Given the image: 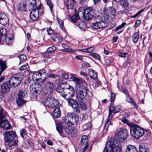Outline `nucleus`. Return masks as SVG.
<instances>
[{"label":"nucleus","mask_w":152,"mask_h":152,"mask_svg":"<svg viewBox=\"0 0 152 152\" xmlns=\"http://www.w3.org/2000/svg\"><path fill=\"white\" fill-rule=\"evenodd\" d=\"M51 0H47V4L49 6L50 10L51 11L53 10V5L51 3Z\"/></svg>","instance_id":"51"},{"label":"nucleus","mask_w":152,"mask_h":152,"mask_svg":"<svg viewBox=\"0 0 152 152\" xmlns=\"http://www.w3.org/2000/svg\"><path fill=\"white\" fill-rule=\"evenodd\" d=\"M53 100H54V98L50 97L46 98L43 96L40 99L41 103L45 107L48 108V107H50L49 105L50 103V102H52Z\"/></svg>","instance_id":"20"},{"label":"nucleus","mask_w":152,"mask_h":152,"mask_svg":"<svg viewBox=\"0 0 152 152\" xmlns=\"http://www.w3.org/2000/svg\"><path fill=\"white\" fill-rule=\"evenodd\" d=\"M109 11L112 15L114 16L115 15L116 10L113 7H109Z\"/></svg>","instance_id":"45"},{"label":"nucleus","mask_w":152,"mask_h":152,"mask_svg":"<svg viewBox=\"0 0 152 152\" xmlns=\"http://www.w3.org/2000/svg\"><path fill=\"white\" fill-rule=\"evenodd\" d=\"M9 18L8 15L4 12L0 13V24L5 26L9 23Z\"/></svg>","instance_id":"18"},{"label":"nucleus","mask_w":152,"mask_h":152,"mask_svg":"<svg viewBox=\"0 0 152 152\" xmlns=\"http://www.w3.org/2000/svg\"><path fill=\"white\" fill-rule=\"evenodd\" d=\"M120 2V4L124 7H126L128 6V2L127 0H121Z\"/></svg>","instance_id":"42"},{"label":"nucleus","mask_w":152,"mask_h":152,"mask_svg":"<svg viewBox=\"0 0 152 152\" xmlns=\"http://www.w3.org/2000/svg\"><path fill=\"white\" fill-rule=\"evenodd\" d=\"M64 4L67 8L68 9H72L73 8L74 4L70 0H67L64 3Z\"/></svg>","instance_id":"35"},{"label":"nucleus","mask_w":152,"mask_h":152,"mask_svg":"<svg viewBox=\"0 0 152 152\" xmlns=\"http://www.w3.org/2000/svg\"><path fill=\"white\" fill-rule=\"evenodd\" d=\"M120 110L121 109L119 106H116L114 107L112 105H110L109 109V113L107 120L104 125L103 131L102 132V134L106 133L107 132L110 124L112 125V124L110 121V120L112 118V115H111V113L113 112L114 114H115L119 112Z\"/></svg>","instance_id":"3"},{"label":"nucleus","mask_w":152,"mask_h":152,"mask_svg":"<svg viewBox=\"0 0 152 152\" xmlns=\"http://www.w3.org/2000/svg\"><path fill=\"white\" fill-rule=\"evenodd\" d=\"M103 19L104 23H107V26L109 22L112 20L111 18L110 17V16L107 14H105L103 15Z\"/></svg>","instance_id":"31"},{"label":"nucleus","mask_w":152,"mask_h":152,"mask_svg":"<svg viewBox=\"0 0 152 152\" xmlns=\"http://www.w3.org/2000/svg\"><path fill=\"white\" fill-rule=\"evenodd\" d=\"M72 81H74L75 83L77 89H78L79 88L82 87L83 86H85L83 84V83H82V81L80 79L77 77L74 78V79H73V80Z\"/></svg>","instance_id":"26"},{"label":"nucleus","mask_w":152,"mask_h":152,"mask_svg":"<svg viewBox=\"0 0 152 152\" xmlns=\"http://www.w3.org/2000/svg\"><path fill=\"white\" fill-rule=\"evenodd\" d=\"M62 86H63V88L64 89V92L67 90L71 87H72L71 85L68 84L67 83L65 82L61 84Z\"/></svg>","instance_id":"38"},{"label":"nucleus","mask_w":152,"mask_h":152,"mask_svg":"<svg viewBox=\"0 0 152 152\" xmlns=\"http://www.w3.org/2000/svg\"><path fill=\"white\" fill-rule=\"evenodd\" d=\"M79 101L78 104L79 105L80 108L83 111H85L87 108L86 105L83 101L80 100Z\"/></svg>","instance_id":"36"},{"label":"nucleus","mask_w":152,"mask_h":152,"mask_svg":"<svg viewBox=\"0 0 152 152\" xmlns=\"http://www.w3.org/2000/svg\"><path fill=\"white\" fill-rule=\"evenodd\" d=\"M75 93V91L73 87H72L64 91V93L61 95V96L65 99H66L73 96Z\"/></svg>","instance_id":"17"},{"label":"nucleus","mask_w":152,"mask_h":152,"mask_svg":"<svg viewBox=\"0 0 152 152\" xmlns=\"http://www.w3.org/2000/svg\"><path fill=\"white\" fill-rule=\"evenodd\" d=\"M126 24V23L125 22H123L121 25L118 26L115 28V31H117L118 30L121 29Z\"/></svg>","instance_id":"46"},{"label":"nucleus","mask_w":152,"mask_h":152,"mask_svg":"<svg viewBox=\"0 0 152 152\" xmlns=\"http://www.w3.org/2000/svg\"><path fill=\"white\" fill-rule=\"evenodd\" d=\"M6 117L4 114L1 107H0V127L4 130H8L11 129L12 126L9 124V121L6 119Z\"/></svg>","instance_id":"8"},{"label":"nucleus","mask_w":152,"mask_h":152,"mask_svg":"<svg viewBox=\"0 0 152 152\" xmlns=\"http://www.w3.org/2000/svg\"><path fill=\"white\" fill-rule=\"evenodd\" d=\"M88 75L90 77L93 79L95 80L97 78V74L94 71L91 69L88 72Z\"/></svg>","instance_id":"28"},{"label":"nucleus","mask_w":152,"mask_h":152,"mask_svg":"<svg viewBox=\"0 0 152 152\" xmlns=\"http://www.w3.org/2000/svg\"><path fill=\"white\" fill-rule=\"evenodd\" d=\"M47 31L48 35H51L53 33V30L50 27L47 30Z\"/></svg>","instance_id":"59"},{"label":"nucleus","mask_w":152,"mask_h":152,"mask_svg":"<svg viewBox=\"0 0 152 152\" xmlns=\"http://www.w3.org/2000/svg\"><path fill=\"white\" fill-rule=\"evenodd\" d=\"M127 53H121L119 52L118 53V55L119 56L121 57H125L126 56Z\"/></svg>","instance_id":"61"},{"label":"nucleus","mask_w":152,"mask_h":152,"mask_svg":"<svg viewBox=\"0 0 152 152\" xmlns=\"http://www.w3.org/2000/svg\"><path fill=\"white\" fill-rule=\"evenodd\" d=\"M130 134L134 139L139 140L144 134V129L138 125L132 124L130 125Z\"/></svg>","instance_id":"2"},{"label":"nucleus","mask_w":152,"mask_h":152,"mask_svg":"<svg viewBox=\"0 0 152 152\" xmlns=\"http://www.w3.org/2000/svg\"><path fill=\"white\" fill-rule=\"evenodd\" d=\"M27 5L28 3L27 2H26L25 3H21L20 4L19 10L21 11H26L27 9Z\"/></svg>","instance_id":"33"},{"label":"nucleus","mask_w":152,"mask_h":152,"mask_svg":"<svg viewBox=\"0 0 152 152\" xmlns=\"http://www.w3.org/2000/svg\"><path fill=\"white\" fill-rule=\"evenodd\" d=\"M45 87L46 89L51 92L54 88V86L52 83L50 82H47L46 83Z\"/></svg>","instance_id":"29"},{"label":"nucleus","mask_w":152,"mask_h":152,"mask_svg":"<svg viewBox=\"0 0 152 152\" xmlns=\"http://www.w3.org/2000/svg\"><path fill=\"white\" fill-rule=\"evenodd\" d=\"M119 142H114L112 144H109L108 148L106 146L104 149L103 152H122V149L119 146Z\"/></svg>","instance_id":"10"},{"label":"nucleus","mask_w":152,"mask_h":152,"mask_svg":"<svg viewBox=\"0 0 152 152\" xmlns=\"http://www.w3.org/2000/svg\"><path fill=\"white\" fill-rule=\"evenodd\" d=\"M88 137L87 136L84 135L82 136L79 143V146L82 148L80 150V152H84L87 149L88 146Z\"/></svg>","instance_id":"16"},{"label":"nucleus","mask_w":152,"mask_h":152,"mask_svg":"<svg viewBox=\"0 0 152 152\" xmlns=\"http://www.w3.org/2000/svg\"><path fill=\"white\" fill-rule=\"evenodd\" d=\"M53 116L55 118H59L61 116V112L59 107L56 108L53 112Z\"/></svg>","instance_id":"27"},{"label":"nucleus","mask_w":152,"mask_h":152,"mask_svg":"<svg viewBox=\"0 0 152 152\" xmlns=\"http://www.w3.org/2000/svg\"><path fill=\"white\" fill-rule=\"evenodd\" d=\"M7 68V66L6 64V62L0 59V69L1 72L4 71Z\"/></svg>","instance_id":"30"},{"label":"nucleus","mask_w":152,"mask_h":152,"mask_svg":"<svg viewBox=\"0 0 152 152\" xmlns=\"http://www.w3.org/2000/svg\"><path fill=\"white\" fill-rule=\"evenodd\" d=\"M143 11H144L143 10H140V11L138 12L137 13L135 14L134 15L132 16L131 17L132 18H136L138 15L140 14Z\"/></svg>","instance_id":"63"},{"label":"nucleus","mask_w":152,"mask_h":152,"mask_svg":"<svg viewBox=\"0 0 152 152\" xmlns=\"http://www.w3.org/2000/svg\"><path fill=\"white\" fill-rule=\"evenodd\" d=\"M122 121L123 123L124 124H128V126L130 127V125L131 124H132V123H129V121L127 119H126L125 118H123V119L122 120Z\"/></svg>","instance_id":"58"},{"label":"nucleus","mask_w":152,"mask_h":152,"mask_svg":"<svg viewBox=\"0 0 152 152\" xmlns=\"http://www.w3.org/2000/svg\"><path fill=\"white\" fill-rule=\"evenodd\" d=\"M127 100L132 105L136 107H137V105L132 98L129 96L127 98Z\"/></svg>","instance_id":"40"},{"label":"nucleus","mask_w":152,"mask_h":152,"mask_svg":"<svg viewBox=\"0 0 152 152\" xmlns=\"http://www.w3.org/2000/svg\"><path fill=\"white\" fill-rule=\"evenodd\" d=\"M141 21L140 20H138L135 22L134 27L135 28L137 27L140 24Z\"/></svg>","instance_id":"64"},{"label":"nucleus","mask_w":152,"mask_h":152,"mask_svg":"<svg viewBox=\"0 0 152 152\" xmlns=\"http://www.w3.org/2000/svg\"><path fill=\"white\" fill-rule=\"evenodd\" d=\"M23 77V75L20 73H18L13 75L8 81L11 86V87L15 88L18 86L21 82Z\"/></svg>","instance_id":"9"},{"label":"nucleus","mask_w":152,"mask_h":152,"mask_svg":"<svg viewBox=\"0 0 152 152\" xmlns=\"http://www.w3.org/2000/svg\"><path fill=\"white\" fill-rule=\"evenodd\" d=\"M64 52H67L69 53H74L76 52L75 49H73L71 48H67L65 50H62Z\"/></svg>","instance_id":"53"},{"label":"nucleus","mask_w":152,"mask_h":152,"mask_svg":"<svg viewBox=\"0 0 152 152\" xmlns=\"http://www.w3.org/2000/svg\"><path fill=\"white\" fill-rule=\"evenodd\" d=\"M27 142L28 144L29 145L30 147L31 148H33L34 147V143L32 139L31 138L28 139Z\"/></svg>","instance_id":"50"},{"label":"nucleus","mask_w":152,"mask_h":152,"mask_svg":"<svg viewBox=\"0 0 152 152\" xmlns=\"http://www.w3.org/2000/svg\"><path fill=\"white\" fill-rule=\"evenodd\" d=\"M80 17L79 13L75 12V14L71 17L72 21L74 24H76V23L79 21Z\"/></svg>","instance_id":"23"},{"label":"nucleus","mask_w":152,"mask_h":152,"mask_svg":"<svg viewBox=\"0 0 152 152\" xmlns=\"http://www.w3.org/2000/svg\"><path fill=\"white\" fill-rule=\"evenodd\" d=\"M56 91L57 92L61 93V95L63 92L64 93V89L63 88V86H62L61 84L58 85V86L57 87L56 89Z\"/></svg>","instance_id":"41"},{"label":"nucleus","mask_w":152,"mask_h":152,"mask_svg":"<svg viewBox=\"0 0 152 152\" xmlns=\"http://www.w3.org/2000/svg\"><path fill=\"white\" fill-rule=\"evenodd\" d=\"M67 100V102L69 104V106L72 107L75 105L78 104V102L75 99H72V98H69V99H66Z\"/></svg>","instance_id":"32"},{"label":"nucleus","mask_w":152,"mask_h":152,"mask_svg":"<svg viewBox=\"0 0 152 152\" xmlns=\"http://www.w3.org/2000/svg\"><path fill=\"white\" fill-rule=\"evenodd\" d=\"M24 91L21 90L18 93V97L16 99V103L18 106L22 107L23 104L26 102L23 99L27 94V92L26 91Z\"/></svg>","instance_id":"15"},{"label":"nucleus","mask_w":152,"mask_h":152,"mask_svg":"<svg viewBox=\"0 0 152 152\" xmlns=\"http://www.w3.org/2000/svg\"><path fill=\"white\" fill-rule=\"evenodd\" d=\"M11 87V86L8 81L4 82L1 85V92L4 94L8 93L10 91Z\"/></svg>","instance_id":"19"},{"label":"nucleus","mask_w":152,"mask_h":152,"mask_svg":"<svg viewBox=\"0 0 152 152\" xmlns=\"http://www.w3.org/2000/svg\"><path fill=\"white\" fill-rule=\"evenodd\" d=\"M42 89L41 85L38 82L32 84L30 87V91L31 93L36 96L40 93Z\"/></svg>","instance_id":"14"},{"label":"nucleus","mask_w":152,"mask_h":152,"mask_svg":"<svg viewBox=\"0 0 152 152\" xmlns=\"http://www.w3.org/2000/svg\"><path fill=\"white\" fill-rule=\"evenodd\" d=\"M87 50L86 53H91L94 50V48L93 47H91L88 48H86Z\"/></svg>","instance_id":"62"},{"label":"nucleus","mask_w":152,"mask_h":152,"mask_svg":"<svg viewBox=\"0 0 152 152\" xmlns=\"http://www.w3.org/2000/svg\"><path fill=\"white\" fill-rule=\"evenodd\" d=\"M56 130L61 136L62 135L63 132H65L67 135L72 137L75 134V128L72 126H65L64 127L63 129L61 124V123H56Z\"/></svg>","instance_id":"4"},{"label":"nucleus","mask_w":152,"mask_h":152,"mask_svg":"<svg viewBox=\"0 0 152 152\" xmlns=\"http://www.w3.org/2000/svg\"><path fill=\"white\" fill-rule=\"evenodd\" d=\"M72 108L73 111L77 113H80V110L79 107L78 103L77 104L72 106Z\"/></svg>","instance_id":"37"},{"label":"nucleus","mask_w":152,"mask_h":152,"mask_svg":"<svg viewBox=\"0 0 152 152\" xmlns=\"http://www.w3.org/2000/svg\"><path fill=\"white\" fill-rule=\"evenodd\" d=\"M88 91L86 86L79 88L76 91V96L78 101L83 100L87 95Z\"/></svg>","instance_id":"12"},{"label":"nucleus","mask_w":152,"mask_h":152,"mask_svg":"<svg viewBox=\"0 0 152 152\" xmlns=\"http://www.w3.org/2000/svg\"><path fill=\"white\" fill-rule=\"evenodd\" d=\"M4 141L8 143V146L11 147L17 145L18 137L15 131L11 130L4 133Z\"/></svg>","instance_id":"1"},{"label":"nucleus","mask_w":152,"mask_h":152,"mask_svg":"<svg viewBox=\"0 0 152 152\" xmlns=\"http://www.w3.org/2000/svg\"><path fill=\"white\" fill-rule=\"evenodd\" d=\"M139 150L140 152H148L147 148L143 145H140Z\"/></svg>","instance_id":"43"},{"label":"nucleus","mask_w":152,"mask_h":152,"mask_svg":"<svg viewBox=\"0 0 152 152\" xmlns=\"http://www.w3.org/2000/svg\"><path fill=\"white\" fill-rule=\"evenodd\" d=\"M29 67V66L27 64L23 65L20 67V70L21 71L28 69Z\"/></svg>","instance_id":"57"},{"label":"nucleus","mask_w":152,"mask_h":152,"mask_svg":"<svg viewBox=\"0 0 152 152\" xmlns=\"http://www.w3.org/2000/svg\"><path fill=\"white\" fill-rule=\"evenodd\" d=\"M128 136V133L127 130L125 128L120 129V130H117L115 132V139L113 142H110L109 144H112L114 142H119L120 145L119 146L122 148L120 142L121 140V139L125 140Z\"/></svg>","instance_id":"6"},{"label":"nucleus","mask_w":152,"mask_h":152,"mask_svg":"<svg viewBox=\"0 0 152 152\" xmlns=\"http://www.w3.org/2000/svg\"><path fill=\"white\" fill-rule=\"evenodd\" d=\"M125 152H138V151L135 147L129 145L127 146Z\"/></svg>","instance_id":"25"},{"label":"nucleus","mask_w":152,"mask_h":152,"mask_svg":"<svg viewBox=\"0 0 152 152\" xmlns=\"http://www.w3.org/2000/svg\"><path fill=\"white\" fill-rule=\"evenodd\" d=\"M56 48L54 46H53L48 48L47 49V51L49 52H51L56 50Z\"/></svg>","instance_id":"54"},{"label":"nucleus","mask_w":152,"mask_h":152,"mask_svg":"<svg viewBox=\"0 0 152 152\" xmlns=\"http://www.w3.org/2000/svg\"><path fill=\"white\" fill-rule=\"evenodd\" d=\"M57 20L60 28L63 30L65 29V28L64 26L63 21L60 19H59V20Z\"/></svg>","instance_id":"52"},{"label":"nucleus","mask_w":152,"mask_h":152,"mask_svg":"<svg viewBox=\"0 0 152 152\" xmlns=\"http://www.w3.org/2000/svg\"><path fill=\"white\" fill-rule=\"evenodd\" d=\"M56 102L57 100L54 98V100H53L52 102L51 101L50 102L49 104V105L50 107H48V108H53L54 107H56V104H55V102Z\"/></svg>","instance_id":"49"},{"label":"nucleus","mask_w":152,"mask_h":152,"mask_svg":"<svg viewBox=\"0 0 152 152\" xmlns=\"http://www.w3.org/2000/svg\"><path fill=\"white\" fill-rule=\"evenodd\" d=\"M0 36L8 45H10L13 43L14 37L12 34H9L7 29L2 28L0 29Z\"/></svg>","instance_id":"5"},{"label":"nucleus","mask_w":152,"mask_h":152,"mask_svg":"<svg viewBox=\"0 0 152 152\" xmlns=\"http://www.w3.org/2000/svg\"><path fill=\"white\" fill-rule=\"evenodd\" d=\"M33 9L30 13V18L31 19L34 21L37 20L39 17V12L37 10Z\"/></svg>","instance_id":"21"},{"label":"nucleus","mask_w":152,"mask_h":152,"mask_svg":"<svg viewBox=\"0 0 152 152\" xmlns=\"http://www.w3.org/2000/svg\"><path fill=\"white\" fill-rule=\"evenodd\" d=\"M115 94L114 93L112 92L110 94V100L111 102H113L115 100Z\"/></svg>","instance_id":"56"},{"label":"nucleus","mask_w":152,"mask_h":152,"mask_svg":"<svg viewBox=\"0 0 152 152\" xmlns=\"http://www.w3.org/2000/svg\"><path fill=\"white\" fill-rule=\"evenodd\" d=\"M139 38V32H137L134 33L132 36V39L134 43L137 42Z\"/></svg>","instance_id":"34"},{"label":"nucleus","mask_w":152,"mask_h":152,"mask_svg":"<svg viewBox=\"0 0 152 152\" xmlns=\"http://www.w3.org/2000/svg\"><path fill=\"white\" fill-rule=\"evenodd\" d=\"M107 26V23L101 22V23L95 22L92 24V27L94 29H98L106 27Z\"/></svg>","instance_id":"22"},{"label":"nucleus","mask_w":152,"mask_h":152,"mask_svg":"<svg viewBox=\"0 0 152 152\" xmlns=\"http://www.w3.org/2000/svg\"><path fill=\"white\" fill-rule=\"evenodd\" d=\"M45 70L42 69L35 72L33 74L32 78L33 80L40 82H43L46 77Z\"/></svg>","instance_id":"11"},{"label":"nucleus","mask_w":152,"mask_h":152,"mask_svg":"<svg viewBox=\"0 0 152 152\" xmlns=\"http://www.w3.org/2000/svg\"><path fill=\"white\" fill-rule=\"evenodd\" d=\"M18 57L20 60V63L23 62L27 58L26 55L23 54H21L20 56H19Z\"/></svg>","instance_id":"47"},{"label":"nucleus","mask_w":152,"mask_h":152,"mask_svg":"<svg viewBox=\"0 0 152 152\" xmlns=\"http://www.w3.org/2000/svg\"><path fill=\"white\" fill-rule=\"evenodd\" d=\"M90 55L96 60H99L100 58L99 55L96 53H91Z\"/></svg>","instance_id":"44"},{"label":"nucleus","mask_w":152,"mask_h":152,"mask_svg":"<svg viewBox=\"0 0 152 152\" xmlns=\"http://www.w3.org/2000/svg\"><path fill=\"white\" fill-rule=\"evenodd\" d=\"M77 25L79 28L82 31H85L87 28V26L86 24L83 22L79 21L76 23Z\"/></svg>","instance_id":"24"},{"label":"nucleus","mask_w":152,"mask_h":152,"mask_svg":"<svg viewBox=\"0 0 152 152\" xmlns=\"http://www.w3.org/2000/svg\"><path fill=\"white\" fill-rule=\"evenodd\" d=\"M79 116L75 113H68L64 117V121L68 125H73L77 123Z\"/></svg>","instance_id":"7"},{"label":"nucleus","mask_w":152,"mask_h":152,"mask_svg":"<svg viewBox=\"0 0 152 152\" xmlns=\"http://www.w3.org/2000/svg\"><path fill=\"white\" fill-rule=\"evenodd\" d=\"M62 77L64 79L67 80L69 78V75L68 73H64L62 75Z\"/></svg>","instance_id":"60"},{"label":"nucleus","mask_w":152,"mask_h":152,"mask_svg":"<svg viewBox=\"0 0 152 152\" xmlns=\"http://www.w3.org/2000/svg\"><path fill=\"white\" fill-rule=\"evenodd\" d=\"M91 124L89 122L84 124L83 126V131H85L87 129L91 128Z\"/></svg>","instance_id":"39"},{"label":"nucleus","mask_w":152,"mask_h":152,"mask_svg":"<svg viewBox=\"0 0 152 152\" xmlns=\"http://www.w3.org/2000/svg\"><path fill=\"white\" fill-rule=\"evenodd\" d=\"M20 134L22 138H24V135L26 134V132L24 129H22L20 131Z\"/></svg>","instance_id":"55"},{"label":"nucleus","mask_w":152,"mask_h":152,"mask_svg":"<svg viewBox=\"0 0 152 152\" xmlns=\"http://www.w3.org/2000/svg\"><path fill=\"white\" fill-rule=\"evenodd\" d=\"M78 10L79 12H81L82 11H83L82 13L83 17L86 20L89 21L92 18L94 12L92 8H87L84 10L83 7H80Z\"/></svg>","instance_id":"13"},{"label":"nucleus","mask_w":152,"mask_h":152,"mask_svg":"<svg viewBox=\"0 0 152 152\" xmlns=\"http://www.w3.org/2000/svg\"><path fill=\"white\" fill-rule=\"evenodd\" d=\"M95 18L96 20L95 22L101 23V22H104L102 18L100 16H95Z\"/></svg>","instance_id":"48"}]
</instances>
